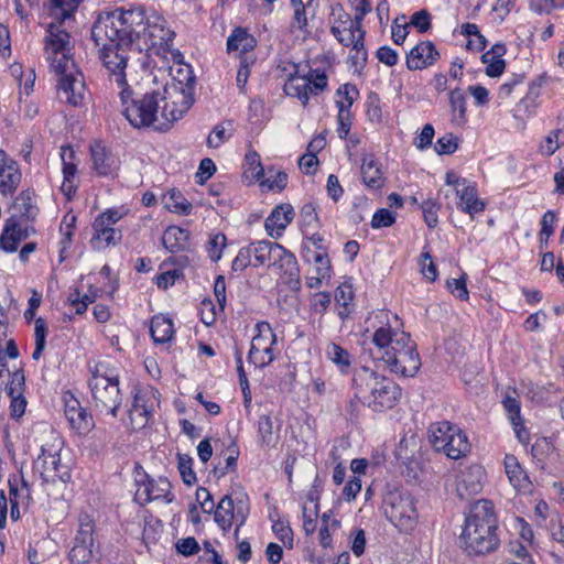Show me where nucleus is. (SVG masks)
<instances>
[{
    "label": "nucleus",
    "mask_w": 564,
    "mask_h": 564,
    "mask_svg": "<svg viewBox=\"0 0 564 564\" xmlns=\"http://www.w3.org/2000/svg\"><path fill=\"white\" fill-rule=\"evenodd\" d=\"M456 195L459 197L462 210L469 214L471 217L485 209V203L478 198L477 189L470 183L462 189H458Z\"/></svg>",
    "instance_id": "obj_31"
},
{
    "label": "nucleus",
    "mask_w": 564,
    "mask_h": 564,
    "mask_svg": "<svg viewBox=\"0 0 564 564\" xmlns=\"http://www.w3.org/2000/svg\"><path fill=\"white\" fill-rule=\"evenodd\" d=\"M429 440L436 452H443L451 459H459L470 451L466 434L448 421L432 423Z\"/></svg>",
    "instance_id": "obj_7"
},
{
    "label": "nucleus",
    "mask_w": 564,
    "mask_h": 564,
    "mask_svg": "<svg viewBox=\"0 0 564 564\" xmlns=\"http://www.w3.org/2000/svg\"><path fill=\"white\" fill-rule=\"evenodd\" d=\"M195 78L189 68L180 69L162 90L148 91L140 98H133V91L127 80L118 84L119 97L123 106L122 113L134 128L153 127L166 131L171 123L181 119L193 105Z\"/></svg>",
    "instance_id": "obj_1"
},
{
    "label": "nucleus",
    "mask_w": 564,
    "mask_h": 564,
    "mask_svg": "<svg viewBox=\"0 0 564 564\" xmlns=\"http://www.w3.org/2000/svg\"><path fill=\"white\" fill-rule=\"evenodd\" d=\"M89 387L94 406L99 412H106L116 417L121 404L118 377L109 376L101 371V367L96 366L89 380Z\"/></svg>",
    "instance_id": "obj_9"
},
{
    "label": "nucleus",
    "mask_w": 564,
    "mask_h": 564,
    "mask_svg": "<svg viewBox=\"0 0 564 564\" xmlns=\"http://www.w3.org/2000/svg\"><path fill=\"white\" fill-rule=\"evenodd\" d=\"M305 77H306V80L312 86V88H313L312 94H314V95L319 94L327 87V76L325 73H319L317 70H310Z\"/></svg>",
    "instance_id": "obj_55"
},
{
    "label": "nucleus",
    "mask_w": 564,
    "mask_h": 564,
    "mask_svg": "<svg viewBox=\"0 0 564 564\" xmlns=\"http://www.w3.org/2000/svg\"><path fill=\"white\" fill-rule=\"evenodd\" d=\"M91 159L94 170L101 176L113 174L119 165V160L100 144L91 147Z\"/></svg>",
    "instance_id": "obj_27"
},
{
    "label": "nucleus",
    "mask_w": 564,
    "mask_h": 564,
    "mask_svg": "<svg viewBox=\"0 0 564 564\" xmlns=\"http://www.w3.org/2000/svg\"><path fill=\"white\" fill-rule=\"evenodd\" d=\"M176 550L184 556H191L199 551V544L195 538L181 539L176 543Z\"/></svg>",
    "instance_id": "obj_59"
},
{
    "label": "nucleus",
    "mask_w": 564,
    "mask_h": 564,
    "mask_svg": "<svg viewBox=\"0 0 564 564\" xmlns=\"http://www.w3.org/2000/svg\"><path fill=\"white\" fill-rule=\"evenodd\" d=\"M248 514V507L242 506V501H239L235 507L230 496H224L217 505L215 510V521L224 530L227 531L231 528L232 522H237V529L235 536L238 538V530L241 527Z\"/></svg>",
    "instance_id": "obj_17"
},
{
    "label": "nucleus",
    "mask_w": 564,
    "mask_h": 564,
    "mask_svg": "<svg viewBox=\"0 0 564 564\" xmlns=\"http://www.w3.org/2000/svg\"><path fill=\"white\" fill-rule=\"evenodd\" d=\"M502 405L508 413L512 425H521V415H520V401L518 400L517 392L514 390L508 391L506 397L502 400Z\"/></svg>",
    "instance_id": "obj_42"
},
{
    "label": "nucleus",
    "mask_w": 564,
    "mask_h": 564,
    "mask_svg": "<svg viewBox=\"0 0 564 564\" xmlns=\"http://www.w3.org/2000/svg\"><path fill=\"white\" fill-rule=\"evenodd\" d=\"M318 165V159L315 153H306L299 160L300 169L307 175L314 174Z\"/></svg>",
    "instance_id": "obj_64"
},
{
    "label": "nucleus",
    "mask_w": 564,
    "mask_h": 564,
    "mask_svg": "<svg viewBox=\"0 0 564 564\" xmlns=\"http://www.w3.org/2000/svg\"><path fill=\"white\" fill-rule=\"evenodd\" d=\"M62 442L55 437L52 444L41 447V454L34 462V469L40 473L45 482L67 481L68 468L61 463L59 449Z\"/></svg>",
    "instance_id": "obj_11"
},
{
    "label": "nucleus",
    "mask_w": 564,
    "mask_h": 564,
    "mask_svg": "<svg viewBox=\"0 0 564 564\" xmlns=\"http://www.w3.org/2000/svg\"><path fill=\"white\" fill-rule=\"evenodd\" d=\"M390 313L379 311L372 313L367 323V332L373 328L371 356L383 361L391 372L403 377H413L421 367L416 345L404 332H393L390 325Z\"/></svg>",
    "instance_id": "obj_2"
},
{
    "label": "nucleus",
    "mask_w": 564,
    "mask_h": 564,
    "mask_svg": "<svg viewBox=\"0 0 564 564\" xmlns=\"http://www.w3.org/2000/svg\"><path fill=\"white\" fill-rule=\"evenodd\" d=\"M159 406L160 392L155 388L147 387L138 390L130 410L131 422L138 429L145 426L151 415Z\"/></svg>",
    "instance_id": "obj_14"
},
{
    "label": "nucleus",
    "mask_w": 564,
    "mask_h": 564,
    "mask_svg": "<svg viewBox=\"0 0 564 564\" xmlns=\"http://www.w3.org/2000/svg\"><path fill=\"white\" fill-rule=\"evenodd\" d=\"M272 530L284 545L292 546L293 532L289 525L284 524L283 522H278L272 525Z\"/></svg>",
    "instance_id": "obj_63"
},
{
    "label": "nucleus",
    "mask_w": 564,
    "mask_h": 564,
    "mask_svg": "<svg viewBox=\"0 0 564 564\" xmlns=\"http://www.w3.org/2000/svg\"><path fill=\"white\" fill-rule=\"evenodd\" d=\"M355 397L375 412L393 408L401 397L400 387L367 367L358 369L352 378Z\"/></svg>",
    "instance_id": "obj_5"
},
{
    "label": "nucleus",
    "mask_w": 564,
    "mask_h": 564,
    "mask_svg": "<svg viewBox=\"0 0 564 564\" xmlns=\"http://www.w3.org/2000/svg\"><path fill=\"white\" fill-rule=\"evenodd\" d=\"M35 230L32 225L19 219L18 214H12L6 223L0 235V248L7 252H14L21 241L25 240Z\"/></svg>",
    "instance_id": "obj_18"
},
{
    "label": "nucleus",
    "mask_w": 564,
    "mask_h": 564,
    "mask_svg": "<svg viewBox=\"0 0 564 564\" xmlns=\"http://www.w3.org/2000/svg\"><path fill=\"white\" fill-rule=\"evenodd\" d=\"M173 37L174 32L166 28L165 20L153 14L148 18L145 30L140 37V43L137 44V50L141 52L155 47L163 48L169 46Z\"/></svg>",
    "instance_id": "obj_13"
},
{
    "label": "nucleus",
    "mask_w": 564,
    "mask_h": 564,
    "mask_svg": "<svg viewBox=\"0 0 564 564\" xmlns=\"http://www.w3.org/2000/svg\"><path fill=\"white\" fill-rule=\"evenodd\" d=\"M62 23L59 20H56V22L50 23L46 30L45 51L52 67L57 62L65 63L66 61H72L68 57L70 36L68 32L62 29Z\"/></svg>",
    "instance_id": "obj_15"
},
{
    "label": "nucleus",
    "mask_w": 564,
    "mask_h": 564,
    "mask_svg": "<svg viewBox=\"0 0 564 564\" xmlns=\"http://www.w3.org/2000/svg\"><path fill=\"white\" fill-rule=\"evenodd\" d=\"M256 259L254 265H278L283 271L284 282L290 286L300 284L297 262L293 253L281 245L271 241H258L249 246Z\"/></svg>",
    "instance_id": "obj_6"
},
{
    "label": "nucleus",
    "mask_w": 564,
    "mask_h": 564,
    "mask_svg": "<svg viewBox=\"0 0 564 564\" xmlns=\"http://www.w3.org/2000/svg\"><path fill=\"white\" fill-rule=\"evenodd\" d=\"M485 470L479 465H471L456 476V492L460 499H469L482 490Z\"/></svg>",
    "instance_id": "obj_19"
},
{
    "label": "nucleus",
    "mask_w": 564,
    "mask_h": 564,
    "mask_svg": "<svg viewBox=\"0 0 564 564\" xmlns=\"http://www.w3.org/2000/svg\"><path fill=\"white\" fill-rule=\"evenodd\" d=\"M21 182V172L18 163L8 158L7 153L0 150V193L12 195Z\"/></svg>",
    "instance_id": "obj_22"
},
{
    "label": "nucleus",
    "mask_w": 564,
    "mask_h": 564,
    "mask_svg": "<svg viewBox=\"0 0 564 564\" xmlns=\"http://www.w3.org/2000/svg\"><path fill=\"white\" fill-rule=\"evenodd\" d=\"M177 467L182 476L183 481L186 485H193L196 481V475L192 468L193 458L186 454L177 455Z\"/></svg>",
    "instance_id": "obj_46"
},
{
    "label": "nucleus",
    "mask_w": 564,
    "mask_h": 564,
    "mask_svg": "<svg viewBox=\"0 0 564 564\" xmlns=\"http://www.w3.org/2000/svg\"><path fill=\"white\" fill-rule=\"evenodd\" d=\"M65 416L72 429L79 434L88 433L94 426L93 416L80 405L79 401L73 397L65 403Z\"/></svg>",
    "instance_id": "obj_23"
},
{
    "label": "nucleus",
    "mask_w": 564,
    "mask_h": 564,
    "mask_svg": "<svg viewBox=\"0 0 564 564\" xmlns=\"http://www.w3.org/2000/svg\"><path fill=\"white\" fill-rule=\"evenodd\" d=\"M226 237L225 235L217 234L209 240V257L213 261H218L223 254V248L225 247Z\"/></svg>",
    "instance_id": "obj_61"
},
{
    "label": "nucleus",
    "mask_w": 564,
    "mask_h": 564,
    "mask_svg": "<svg viewBox=\"0 0 564 564\" xmlns=\"http://www.w3.org/2000/svg\"><path fill=\"white\" fill-rule=\"evenodd\" d=\"M91 545L74 544L69 552L70 564H93Z\"/></svg>",
    "instance_id": "obj_45"
},
{
    "label": "nucleus",
    "mask_w": 564,
    "mask_h": 564,
    "mask_svg": "<svg viewBox=\"0 0 564 564\" xmlns=\"http://www.w3.org/2000/svg\"><path fill=\"white\" fill-rule=\"evenodd\" d=\"M284 91L291 97L299 98L302 105L306 106L310 99V93H313V88L306 80V77L293 76L284 85Z\"/></svg>",
    "instance_id": "obj_34"
},
{
    "label": "nucleus",
    "mask_w": 564,
    "mask_h": 564,
    "mask_svg": "<svg viewBox=\"0 0 564 564\" xmlns=\"http://www.w3.org/2000/svg\"><path fill=\"white\" fill-rule=\"evenodd\" d=\"M449 105L452 121L458 126L464 124L466 122V97L460 89L449 93Z\"/></svg>",
    "instance_id": "obj_37"
},
{
    "label": "nucleus",
    "mask_w": 564,
    "mask_h": 564,
    "mask_svg": "<svg viewBox=\"0 0 564 564\" xmlns=\"http://www.w3.org/2000/svg\"><path fill=\"white\" fill-rule=\"evenodd\" d=\"M561 130L551 131L550 134L545 138L544 142L541 144L542 153L546 155H552L561 145L560 134Z\"/></svg>",
    "instance_id": "obj_60"
},
{
    "label": "nucleus",
    "mask_w": 564,
    "mask_h": 564,
    "mask_svg": "<svg viewBox=\"0 0 564 564\" xmlns=\"http://www.w3.org/2000/svg\"><path fill=\"white\" fill-rule=\"evenodd\" d=\"M170 490L171 484L166 478L148 479L147 481L139 484L134 494V499L141 506L159 499H166V502H171L172 499L167 498Z\"/></svg>",
    "instance_id": "obj_21"
},
{
    "label": "nucleus",
    "mask_w": 564,
    "mask_h": 564,
    "mask_svg": "<svg viewBox=\"0 0 564 564\" xmlns=\"http://www.w3.org/2000/svg\"><path fill=\"white\" fill-rule=\"evenodd\" d=\"M231 137V123H219L207 138V145L217 149Z\"/></svg>",
    "instance_id": "obj_43"
},
{
    "label": "nucleus",
    "mask_w": 564,
    "mask_h": 564,
    "mask_svg": "<svg viewBox=\"0 0 564 564\" xmlns=\"http://www.w3.org/2000/svg\"><path fill=\"white\" fill-rule=\"evenodd\" d=\"M360 172L362 182L367 187L378 189L383 186L384 178L380 163L372 154H367L362 158Z\"/></svg>",
    "instance_id": "obj_28"
},
{
    "label": "nucleus",
    "mask_w": 564,
    "mask_h": 564,
    "mask_svg": "<svg viewBox=\"0 0 564 564\" xmlns=\"http://www.w3.org/2000/svg\"><path fill=\"white\" fill-rule=\"evenodd\" d=\"M294 217V209L290 204L276 206L265 219L264 227L271 237H280Z\"/></svg>",
    "instance_id": "obj_25"
},
{
    "label": "nucleus",
    "mask_w": 564,
    "mask_h": 564,
    "mask_svg": "<svg viewBox=\"0 0 564 564\" xmlns=\"http://www.w3.org/2000/svg\"><path fill=\"white\" fill-rule=\"evenodd\" d=\"M13 214H18L19 219L30 224L33 221L37 214L39 208L34 203V193L31 191L21 192L14 199Z\"/></svg>",
    "instance_id": "obj_30"
},
{
    "label": "nucleus",
    "mask_w": 564,
    "mask_h": 564,
    "mask_svg": "<svg viewBox=\"0 0 564 564\" xmlns=\"http://www.w3.org/2000/svg\"><path fill=\"white\" fill-rule=\"evenodd\" d=\"M489 56H491V53H485L481 56L482 63L487 64L486 74L489 77H498L505 70V67H506L505 61L503 59L492 58V57H489Z\"/></svg>",
    "instance_id": "obj_52"
},
{
    "label": "nucleus",
    "mask_w": 564,
    "mask_h": 564,
    "mask_svg": "<svg viewBox=\"0 0 564 564\" xmlns=\"http://www.w3.org/2000/svg\"><path fill=\"white\" fill-rule=\"evenodd\" d=\"M256 45V39L241 28H237L227 40L228 52L246 54L252 51Z\"/></svg>",
    "instance_id": "obj_33"
},
{
    "label": "nucleus",
    "mask_w": 564,
    "mask_h": 564,
    "mask_svg": "<svg viewBox=\"0 0 564 564\" xmlns=\"http://www.w3.org/2000/svg\"><path fill=\"white\" fill-rule=\"evenodd\" d=\"M301 224L305 230H314L318 227V217L316 206L313 203H306L300 213Z\"/></svg>",
    "instance_id": "obj_47"
},
{
    "label": "nucleus",
    "mask_w": 564,
    "mask_h": 564,
    "mask_svg": "<svg viewBox=\"0 0 564 564\" xmlns=\"http://www.w3.org/2000/svg\"><path fill=\"white\" fill-rule=\"evenodd\" d=\"M434 149L438 154H452L457 149V138L448 133L436 141Z\"/></svg>",
    "instance_id": "obj_54"
},
{
    "label": "nucleus",
    "mask_w": 564,
    "mask_h": 564,
    "mask_svg": "<svg viewBox=\"0 0 564 564\" xmlns=\"http://www.w3.org/2000/svg\"><path fill=\"white\" fill-rule=\"evenodd\" d=\"M256 328L257 335L252 338L248 358L251 364L262 368L274 360L273 346L276 336L270 324L265 322L258 323Z\"/></svg>",
    "instance_id": "obj_12"
},
{
    "label": "nucleus",
    "mask_w": 564,
    "mask_h": 564,
    "mask_svg": "<svg viewBox=\"0 0 564 564\" xmlns=\"http://www.w3.org/2000/svg\"><path fill=\"white\" fill-rule=\"evenodd\" d=\"M394 221V214L387 208H381L372 216L371 227L375 229L390 227Z\"/></svg>",
    "instance_id": "obj_53"
},
{
    "label": "nucleus",
    "mask_w": 564,
    "mask_h": 564,
    "mask_svg": "<svg viewBox=\"0 0 564 564\" xmlns=\"http://www.w3.org/2000/svg\"><path fill=\"white\" fill-rule=\"evenodd\" d=\"M440 54L432 42H421L406 56V66L411 70L431 66Z\"/></svg>",
    "instance_id": "obj_24"
},
{
    "label": "nucleus",
    "mask_w": 564,
    "mask_h": 564,
    "mask_svg": "<svg viewBox=\"0 0 564 564\" xmlns=\"http://www.w3.org/2000/svg\"><path fill=\"white\" fill-rule=\"evenodd\" d=\"M150 333L154 341L166 343L173 336V323L169 317L156 315L151 321Z\"/></svg>",
    "instance_id": "obj_36"
},
{
    "label": "nucleus",
    "mask_w": 564,
    "mask_h": 564,
    "mask_svg": "<svg viewBox=\"0 0 564 564\" xmlns=\"http://www.w3.org/2000/svg\"><path fill=\"white\" fill-rule=\"evenodd\" d=\"M505 469L510 484L516 490L529 491L531 488V481L527 473L522 469L517 457L513 455H506Z\"/></svg>",
    "instance_id": "obj_29"
},
{
    "label": "nucleus",
    "mask_w": 564,
    "mask_h": 564,
    "mask_svg": "<svg viewBox=\"0 0 564 564\" xmlns=\"http://www.w3.org/2000/svg\"><path fill=\"white\" fill-rule=\"evenodd\" d=\"M116 14L122 23L123 44L129 45V47L137 46L148 23L149 17H145L144 9L138 7L129 10H117Z\"/></svg>",
    "instance_id": "obj_16"
},
{
    "label": "nucleus",
    "mask_w": 564,
    "mask_h": 564,
    "mask_svg": "<svg viewBox=\"0 0 564 564\" xmlns=\"http://www.w3.org/2000/svg\"><path fill=\"white\" fill-rule=\"evenodd\" d=\"M164 205L170 212L180 215H188L192 210V204L183 197L181 192L175 189L170 191L164 196Z\"/></svg>",
    "instance_id": "obj_39"
},
{
    "label": "nucleus",
    "mask_w": 564,
    "mask_h": 564,
    "mask_svg": "<svg viewBox=\"0 0 564 564\" xmlns=\"http://www.w3.org/2000/svg\"><path fill=\"white\" fill-rule=\"evenodd\" d=\"M83 0H52L51 15L64 22L73 17Z\"/></svg>",
    "instance_id": "obj_38"
},
{
    "label": "nucleus",
    "mask_w": 564,
    "mask_h": 564,
    "mask_svg": "<svg viewBox=\"0 0 564 564\" xmlns=\"http://www.w3.org/2000/svg\"><path fill=\"white\" fill-rule=\"evenodd\" d=\"M188 232L180 227H169L162 236L163 246L171 252H177L185 248Z\"/></svg>",
    "instance_id": "obj_35"
},
{
    "label": "nucleus",
    "mask_w": 564,
    "mask_h": 564,
    "mask_svg": "<svg viewBox=\"0 0 564 564\" xmlns=\"http://www.w3.org/2000/svg\"><path fill=\"white\" fill-rule=\"evenodd\" d=\"M25 387V377L22 370H15L11 375V381L7 387V393L9 397H21L23 395Z\"/></svg>",
    "instance_id": "obj_50"
},
{
    "label": "nucleus",
    "mask_w": 564,
    "mask_h": 564,
    "mask_svg": "<svg viewBox=\"0 0 564 564\" xmlns=\"http://www.w3.org/2000/svg\"><path fill=\"white\" fill-rule=\"evenodd\" d=\"M270 175L264 180V184L268 185L270 189L282 191L285 188L288 183V175L285 172L279 171L274 174L272 170L268 172Z\"/></svg>",
    "instance_id": "obj_57"
},
{
    "label": "nucleus",
    "mask_w": 564,
    "mask_h": 564,
    "mask_svg": "<svg viewBox=\"0 0 564 564\" xmlns=\"http://www.w3.org/2000/svg\"><path fill=\"white\" fill-rule=\"evenodd\" d=\"M336 95L339 98L336 100L338 110L340 111L341 106L344 110L350 111V107L352 106L355 98L358 96V90L354 85L344 84L337 89Z\"/></svg>",
    "instance_id": "obj_44"
},
{
    "label": "nucleus",
    "mask_w": 564,
    "mask_h": 564,
    "mask_svg": "<svg viewBox=\"0 0 564 564\" xmlns=\"http://www.w3.org/2000/svg\"><path fill=\"white\" fill-rule=\"evenodd\" d=\"M251 251L249 249V246L248 247H243L239 250L238 254L236 256V258L234 259L232 261V264H231V269L232 271H243L246 268H248V265L251 264Z\"/></svg>",
    "instance_id": "obj_58"
},
{
    "label": "nucleus",
    "mask_w": 564,
    "mask_h": 564,
    "mask_svg": "<svg viewBox=\"0 0 564 564\" xmlns=\"http://www.w3.org/2000/svg\"><path fill=\"white\" fill-rule=\"evenodd\" d=\"M303 530L307 535L313 534L316 530V520L318 517V505L315 503L313 506H307L304 503L303 506Z\"/></svg>",
    "instance_id": "obj_48"
},
{
    "label": "nucleus",
    "mask_w": 564,
    "mask_h": 564,
    "mask_svg": "<svg viewBox=\"0 0 564 564\" xmlns=\"http://www.w3.org/2000/svg\"><path fill=\"white\" fill-rule=\"evenodd\" d=\"M53 70L58 76L57 96L62 102L73 107L82 106L87 97V88L83 74L73 61L53 64Z\"/></svg>",
    "instance_id": "obj_10"
},
{
    "label": "nucleus",
    "mask_w": 564,
    "mask_h": 564,
    "mask_svg": "<svg viewBox=\"0 0 564 564\" xmlns=\"http://www.w3.org/2000/svg\"><path fill=\"white\" fill-rule=\"evenodd\" d=\"M384 514L389 521L404 533L414 530L419 521V512L414 497L405 490H391L383 499Z\"/></svg>",
    "instance_id": "obj_8"
},
{
    "label": "nucleus",
    "mask_w": 564,
    "mask_h": 564,
    "mask_svg": "<svg viewBox=\"0 0 564 564\" xmlns=\"http://www.w3.org/2000/svg\"><path fill=\"white\" fill-rule=\"evenodd\" d=\"M325 357L333 362L340 373L347 375L350 371L352 358L348 350L335 343H328L325 347Z\"/></svg>",
    "instance_id": "obj_32"
},
{
    "label": "nucleus",
    "mask_w": 564,
    "mask_h": 564,
    "mask_svg": "<svg viewBox=\"0 0 564 564\" xmlns=\"http://www.w3.org/2000/svg\"><path fill=\"white\" fill-rule=\"evenodd\" d=\"M63 160V176L65 180L74 178L76 174V164L73 162L75 156L74 150L70 147H63L61 153Z\"/></svg>",
    "instance_id": "obj_49"
},
{
    "label": "nucleus",
    "mask_w": 564,
    "mask_h": 564,
    "mask_svg": "<svg viewBox=\"0 0 564 564\" xmlns=\"http://www.w3.org/2000/svg\"><path fill=\"white\" fill-rule=\"evenodd\" d=\"M273 422L269 415H261L258 421V432L261 441L265 445H270L273 441Z\"/></svg>",
    "instance_id": "obj_51"
},
{
    "label": "nucleus",
    "mask_w": 564,
    "mask_h": 564,
    "mask_svg": "<svg viewBox=\"0 0 564 564\" xmlns=\"http://www.w3.org/2000/svg\"><path fill=\"white\" fill-rule=\"evenodd\" d=\"M35 349L32 354L33 360H40L46 345L47 324L44 318L39 317L34 322Z\"/></svg>",
    "instance_id": "obj_40"
},
{
    "label": "nucleus",
    "mask_w": 564,
    "mask_h": 564,
    "mask_svg": "<svg viewBox=\"0 0 564 564\" xmlns=\"http://www.w3.org/2000/svg\"><path fill=\"white\" fill-rule=\"evenodd\" d=\"M122 23L116 11L99 17L91 29V37L96 45L101 46L100 58L108 70L109 80L122 85L124 82V69L127 67L129 45L123 44Z\"/></svg>",
    "instance_id": "obj_3"
},
{
    "label": "nucleus",
    "mask_w": 564,
    "mask_h": 564,
    "mask_svg": "<svg viewBox=\"0 0 564 564\" xmlns=\"http://www.w3.org/2000/svg\"><path fill=\"white\" fill-rule=\"evenodd\" d=\"M330 23V32L336 40L345 46H350L352 42L351 35L355 34L356 31L350 14L345 11L340 3L332 6Z\"/></svg>",
    "instance_id": "obj_20"
},
{
    "label": "nucleus",
    "mask_w": 564,
    "mask_h": 564,
    "mask_svg": "<svg viewBox=\"0 0 564 564\" xmlns=\"http://www.w3.org/2000/svg\"><path fill=\"white\" fill-rule=\"evenodd\" d=\"M497 522L494 503L487 499L476 501L465 519L460 534L464 550L469 555L494 552L500 543Z\"/></svg>",
    "instance_id": "obj_4"
},
{
    "label": "nucleus",
    "mask_w": 564,
    "mask_h": 564,
    "mask_svg": "<svg viewBox=\"0 0 564 564\" xmlns=\"http://www.w3.org/2000/svg\"><path fill=\"white\" fill-rule=\"evenodd\" d=\"M94 235L90 239V246L95 250H101L110 245H116L122 238L119 229L105 225L104 220H96L93 224Z\"/></svg>",
    "instance_id": "obj_26"
},
{
    "label": "nucleus",
    "mask_w": 564,
    "mask_h": 564,
    "mask_svg": "<svg viewBox=\"0 0 564 564\" xmlns=\"http://www.w3.org/2000/svg\"><path fill=\"white\" fill-rule=\"evenodd\" d=\"M337 121H338V135L341 139H345L350 130L351 126V113L350 111H346L340 106V111L338 110L337 115Z\"/></svg>",
    "instance_id": "obj_62"
},
{
    "label": "nucleus",
    "mask_w": 564,
    "mask_h": 564,
    "mask_svg": "<svg viewBox=\"0 0 564 564\" xmlns=\"http://www.w3.org/2000/svg\"><path fill=\"white\" fill-rule=\"evenodd\" d=\"M437 210L438 206L434 200L429 199L422 204L424 220L430 228L436 227L438 223Z\"/></svg>",
    "instance_id": "obj_56"
},
{
    "label": "nucleus",
    "mask_w": 564,
    "mask_h": 564,
    "mask_svg": "<svg viewBox=\"0 0 564 564\" xmlns=\"http://www.w3.org/2000/svg\"><path fill=\"white\" fill-rule=\"evenodd\" d=\"M75 544L94 545V521L87 514L79 518V529L75 536Z\"/></svg>",
    "instance_id": "obj_41"
}]
</instances>
